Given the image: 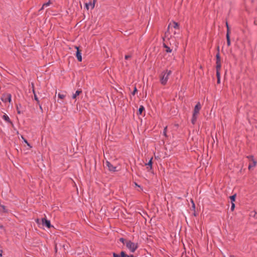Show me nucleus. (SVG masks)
<instances>
[{"instance_id": "19", "label": "nucleus", "mask_w": 257, "mask_h": 257, "mask_svg": "<svg viewBox=\"0 0 257 257\" xmlns=\"http://www.w3.org/2000/svg\"><path fill=\"white\" fill-rule=\"evenodd\" d=\"M256 165V162L255 161H253L252 164H249L248 166V169H250L252 167H254Z\"/></svg>"}, {"instance_id": "27", "label": "nucleus", "mask_w": 257, "mask_h": 257, "mask_svg": "<svg viewBox=\"0 0 257 257\" xmlns=\"http://www.w3.org/2000/svg\"><path fill=\"white\" fill-rule=\"evenodd\" d=\"M173 27L175 29H178L179 28V25L177 23L173 22Z\"/></svg>"}, {"instance_id": "18", "label": "nucleus", "mask_w": 257, "mask_h": 257, "mask_svg": "<svg viewBox=\"0 0 257 257\" xmlns=\"http://www.w3.org/2000/svg\"><path fill=\"white\" fill-rule=\"evenodd\" d=\"M146 165H148L150 167V170H151L152 168V158L150 159L149 162L147 164H146Z\"/></svg>"}, {"instance_id": "13", "label": "nucleus", "mask_w": 257, "mask_h": 257, "mask_svg": "<svg viewBox=\"0 0 257 257\" xmlns=\"http://www.w3.org/2000/svg\"><path fill=\"white\" fill-rule=\"evenodd\" d=\"M216 70H220L221 69V62H216Z\"/></svg>"}, {"instance_id": "11", "label": "nucleus", "mask_w": 257, "mask_h": 257, "mask_svg": "<svg viewBox=\"0 0 257 257\" xmlns=\"http://www.w3.org/2000/svg\"><path fill=\"white\" fill-rule=\"evenodd\" d=\"M2 117L4 120H5L8 122L12 123V122L11 121L9 117L7 114L3 115Z\"/></svg>"}, {"instance_id": "29", "label": "nucleus", "mask_w": 257, "mask_h": 257, "mask_svg": "<svg viewBox=\"0 0 257 257\" xmlns=\"http://www.w3.org/2000/svg\"><path fill=\"white\" fill-rule=\"evenodd\" d=\"M216 76H217V78H220V70H216Z\"/></svg>"}, {"instance_id": "22", "label": "nucleus", "mask_w": 257, "mask_h": 257, "mask_svg": "<svg viewBox=\"0 0 257 257\" xmlns=\"http://www.w3.org/2000/svg\"><path fill=\"white\" fill-rule=\"evenodd\" d=\"M216 62L220 61V57L219 53L218 52L216 55Z\"/></svg>"}, {"instance_id": "16", "label": "nucleus", "mask_w": 257, "mask_h": 257, "mask_svg": "<svg viewBox=\"0 0 257 257\" xmlns=\"http://www.w3.org/2000/svg\"><path fill=\"white\" fill-rule=\"evenodd\" d=\"M226 40H227V45L228 46H229L231 44L230 36H229V35H226Z\"/></svg>"}, {"instance_id": "23", "label": "nucleus", "mask_w": 257, "mask_h": 257, "mask_svg": "<svg viewBox=\"0 0 257 257\" xmlns=\"http://www.w3.org/2000/svg\"><path fill=\"white\" fill-rule=\"evenodd\" d=\"M127 254L125 253V252L123 251H122L120 253V257H127Z\"/></svg>"}, {"instance_id": "24", "label": "nucleus", "mask_w": 257, "mask_h": 257, "mask_svg": "<svg viewBox=\"0 0 257 257\" xmlns=\"http://www.w3.org/2000/svg\"><path fill=\"white\" fill-rule=\"evenodd\" d=\"M58 97L60 99H63L64 98H65V95L61 93H58Z\"/></svg>"}, {"instance_id": "30", "label": "nucleus", "mask_w": 257, "mask_h": 257, "mask_svg": "<svg viewBox=\"0 0 257 257\" xmlns=\"http://www.w3.org/2000/svg\"><path fill=\"white\" fill-rule=\"evenodd\" d=\"M216 76H217V78H220V70H216Z\"/></svg>"}, {"instance_id": "42", "label": "nucleus", "mask_w": 257, "mask_h": 257, "mask_svg": "<svg viewBox=\"0 0 257 257\" xmlns=\"http://www.w3.org/2000/svg\"><path fill=\"white\" fill-rule=\"evenodd\" d=\"M39 220L38 219H37L36 220V222L38 223H39Z\"/></svg>"}, {"instance_id": "31", "label": "nucleus", "mask_w": 257, "mask_h": 257, "mask_svg": "<svg viewBox=\"0 0 257 257\" xmlns=\"http://www.w3.org/2000/svg\"><path fill=\"white\" fill-rule=\"evenodd\" d=\"M112 255H113V257H120V254L116 253L115 252H113Z\"/></svg>"}, {"instance_id": "8", "label": "nucleus", "mask_w": 257, "mask_h": 257, "mask_svg": "<svg viewBox=\"0 0 257 257\" xmlns=\"http://www.w3.org/2000/svg\"><path fill=\"white\" fill-rule=\"evenodd\" d=\"M96 1V0H93V2L92 3L91 2H90L89 3L87 4V3H86L85 4V7L88 10L89 8V7H91V9H93L94 8V6H95V2Z\"/></svg>"}, {"instance_id": "45", "label": "nucleus", "mask_w": 257, "mask_h": 257, "mask_svg": "<svg viewBox=\"0 0 257 257\" xmlns=\"http://www.w3.org/2000/svg\"><path fill=\"white\" fill-rule=\"evenodd\" d=\"M230 257H235L234 256L232 255V256H230Z\"/></svg>"}, {"instance_id": "2", "label": "nucleus", "mask_w": 257, "mask_h": 257, "mask_svg": "<svg viewBox=\"0 0 257 257\" xmlns=\"http://www.w3.org/2000/svg\"><path fill=\"white\" fill-rule=\"evenodd\" d=\"M126 246L132 252H134L138 248V244L129 240L126 242Z\"/></svg>"}, {"instance_id": "35", "label": "nucleus", "mask_w": 257, "mask_h": 257, "mask_svg": "<svg viewBox=\"0 0 257 257\" xmlns=\"http://www.w3.org/2000/svg\"><path fill=\"white\" fill-rule=\"evenodd\" d=\"M137 91V89L136 87H135L134 90L132 92V94L134 95Z\"/></svg>"}, {"instance_id": "21", "label": "nucleus", "mask_w": 257, "mask_h": 257, "mask_svg": "<svg viewBox=\"0 0 257 257\" xmlns=\"http://www.w3.org/2000/svg\"><path fill=\"white\" fill-rule=\"evenodd\" d=\"M226 28H227L226 35H229V34H230V29H229V26H228V24L227 22H226Z\"/></svg>"}, {"instance_id": "33", "label": "nucleus", "mask_w": 257, "mask_h": 257, "mask_svg": "<svg viewBox=\"0 0 257 257\" xmlns=\"http://www.w3.org/2000/svg\"><path fill=\"white\" fill-rule=\"evenodd\" d=\"M235 208V204L234 203H231V210L233 211Z\"/></svg>"}, {"instance_id": "41", "label": "nucleus", "mask_w": 257, "mask_h": 257, "mask_svg": "<svg viewBox=\"0 0 257 257\" xmlns=\"http://www.w3.org/2000/svg\"><path fill=\"white\" fill-rule=\"evenodd\" d=\"M17 110H18V113H20L21 112H20V110H18V107H17Z\"/></svg>"}, {"instance_id": "7", "label": "nucleus", "mask_w": 257, "mask_h": 257, "mask_svg": "<svg viewBox=\"0 0 257 257\" xmlns=\"http://www.w3.org/2000/svg\"><path fill=\"white\" fill-rule=\"evenodd\" d=\"M201 105L200 104V102H198L197 104L195 105L194 111H193V114L198 115L199 113V112L201 109Z\"/></svg>"}, {"instance_id": "10", "label": "nucleus", "mask_w": 257, "mask_h": 257, "mask_svg": "<svg viewBox=\"0 0 257 257\" xmlns=\"http://www.w3.org/2000/svg\"><path fill=\"white\" fill-rule=\"evenodd\" d=\"M32 87H33V92L34 95V99H35V100H36L37 101V103L39 104V100L38 99V98L37 97V96L35 91L34 90V84L32 83Z\"/></svg>"}, {"instance_id": "17", "label": "nucleus", "mask_w": 257, "mask_h": 257, "mask_svg": "<svg viewBox=\"0 0 257 257\" xmlns=\"http://www.w3.org/2000/svg\"><path fill=\"white\" fill-rule=\"evenodd\" d=\"M50 2L49 1L47 3H44L43 5V6L41 8V9L40 10V11L43 10L44 9V7H48L50 5Z\"/></svg>"}, {"instance_id": "34", "label": "nucleus", "mask_w": 257, "mask_h": 257, "mask_svg": "<svg viewBox=\"0 0 257 257\" xmlns=\"http://www.w3.org/2000/svg\"><path fill=\"white\" fill-rule=\"evenodd\" d=\"M125 239H124L123 238H119V241L120 242H121L122 243H123V244H124L125 243Z\"/></svg>"}, {"instance_id": "26", "label": "nucleus", "mask_w": 257, "mask_h": 257, "mask_svg": "<svg viewBox=\"0 0 257 257\" xmlns=\"http://www.w3.org/2000/svg\"><path fill=\"white\" fill-rule=\"evenodd\" d=\"M0 207L2 208L3 212H7V210L6 209V207L4 205L0 204Z\"/></svg>"}, {"instance_id": "4", "label": "nucleus", "mask_w": 257, "mask_h": 257, "mask_svg": "<svg viewBox=\"0 0 257 257\" xmlns=\"http://www.w3.org/2000/svg\"><path fill=\"white\" fill-rule=\"evenodd\" d=\"M11 94L8 93L2 97V100L3 102H6L7 101L10 102L11 101Z\"/></svg>"}, {"instance_id": "14", "label": "nucleus", "mask_w": 257, "mask_h": 257, "mask_svg": "<svg viewBox=\"0 0 257 257\" xmlns=\"http://www.w3.org/2000/svg\"><path fill=\"white\" fill-rule=\"evenodd\" d=\"M145 110V108L143 105H141L138 112V114H141L142 112Z\"/></svg>"}, {"instance_id": "25", "label": "nucleus", "mask_w": 257, "mask_h": 257, "mask_svg": "<svg viewBox=\"0 0 257 257\" xmlns=\"http://www.w3.org/2000/svg\"><path fill=\"white\" fill-rule=\"evenodd\" d=\"M22 139L23 140L24 142L27 144V145L29 146L30 147H31L30 144L28 142L26 139H25L23 136H22Z\"/></svg>"}, {"instance_id": "5", "label": "nucleus", "mask_w": 257, "mask_h": 257, "mask_svg": "<svg viewBox=\"0 0 257 257\" xmlns=\"http://www.w3.org/2000/svg\"><path fill=\"white\" fill-rule=\"evenodd\" d=\"M75 48L77 49V51L76 53V56L77 57V59L79 62L82 61V56H81V50L79 49V48L77 46H75Z\"/></svg>"}, {"instance_id": "40", "label": "nucleus", "mask_w": 257, "mask_h": 257, "mask_svg": "<svg viewBox=\"0 0 257 257\" xmlns=\"http://www.w3.org/2000/svg\"><path fill=\"white\" fill-rule=\"evenodd\" d=\"M4 228V226L3 225H0V228Z\"/></svg>"}, {"instance_id": "20", "label": "nucleus", "mask_w": 257, "mask_h": 257, "mask_svg": "<svg viewBox=\"0 0 257 257\" xmlns=\"http://www.w3.org/2000/svg\"><path fill=\"white\" fill-rule=\"evenodd\" d=\"M235 197L236 194L230 196V199L231 200V203H233V202L235 201Z\"/></svg>"}, {"instance_id": "3", "label": "nucleus", "mask_w": 257, "mask_h": 257, "mask_svg": "<svg viewBox=\"0 0 257 257\" xmlns=\"http://www.w3.org/2000/svg\"><path fill=\"white\" fill-rule=\"evenodd\" d=\"M42 223L43 225L46 226L47 228H50L51 226L50 221L47 219L46 218H42Z\"/></svg>"}, {"instance_id": "32", "label": "nucleus", "mask_w": 257, "mask_h": 257, "mask_svg": "<svg viewBox=\"0 0 257 257\" xmlns=\"http://www.w3.org/2000/svg\"><path fill=\"white\" fill-rule=\"evenodd\" d=\"M247 158L248 159L252 160V161H254V159H253V156H252V155L247 156Z\"/></svg>"}, {"instance_id": "44", "label": "nucleus", "mask_w": 257, "mask_h": 257, "mask_svg": "<svg viewBox=\"0 0 257 257\" xmlns=\"http://www.w3.org/2000/svg\"><path fill=\"white\" fill-rule=\"evenodd\" d=\"M136 186H138V185L136 183ZM139 187H140V186L138 185Z\"/></svg>"}, {"instance_id": "39", "label": "nucleus", "mask_w": 257, "mask_h": 257, "mask_svg": "<svg viewBox=\"0 0 257 257\" xmlns=\"http://www.w3.org/2000/svg\"><path fill=\"white\" fill-rule=\"evenodd\" d=\"M127 257H134V255L133 254L127 255Z\"/></svg>"}, {"instance_id": "6", "label": "nucleus", "mask_w": 257, "mask_h": 257, "mask_svg": "<svg viewBox=\"0 0 257 257\" xmlns=\"http://www.w3.org/2000/svg\"><path fill=\"white\" fill-rule=\"evenodd\" d=\"M105 164L106 166L108 167L109 171L111 172L116 171V167L113 166L109 162L107 161Z\"/></svg>"}, {"instance_id": "28", "label": "nucleus", "mask_w": 257, "mask_h": 257, "mask_svg": "<svg viewBox=\"0 0 257 257\" xmlns=\"http://www.w3.org/2000/svg\"><path fill=\"white\" fill-rule=\"evenodd\" d=\"M167 126H166L163 130V135L165 137H167Z\"/></svg>"}, {"instance_id": "9", "label": "nucleus", "mask_w": 257, "mask_h": 257, "mask_svg": "<svg viewBox=\"0 0 257 257\" xmlns=\"http://www.w3.org/2000/svg\"><path fill=\"white\" fill-rule=\"evenodd\" d=\"M82 93V90L81 89H79L75 92V93H74L72 95V98L73 99H76V97L78 96L80 94Z\"/></svg>"}, {"instance_id": "15", "label": "nucleus", "mask_w": 257, "mask_h": 257, "mask_svg": "<svg viewBox=\"0 0 257 257\" xmlns=\"http://www.w3.org/2000/svg\"><path fill=\"white\" fill-rule=\"evenodd\" d=\"M197 119V115L193 114L191 119V121L193 124H195Z\"/></svg>"}, {"instance_id": "36", "label": "nucleus", "mask_w": 257, "mask_h": 257, "mask_svg": "<svg viewBox=\"0 0 257 257\" xmlns=\"http://www.w3.org/2000/svg\"><path fill=\"white\" fill-rule=\"evenodd\" d=\"M131 57V55H127L125 56V59H128Z\"/></svg>"}, {"instance_id": "43", "label": "nucleus", "mask_w": 257, "mask_h": 257, "mask_svg": "<svg viewBox=\"0 0 257 257\" xmlns=\"http://www.w3.org/2000/svg\"><path fill=\"white\" fill-rule=\"evenodd\" d=\"M40 108L41 109H42V106H41V105H40Z\"/></svg>"}, {"instance_id": "1", "label": "nucleus", "mask_w": 257, "mask_h": 257, "mask_svg": "<svg viewBox=\"0 0 257 257\" xmlns=\"http://www.w3.org/2000/svg\"><path fill=\"white\" fill-rule=\"evenodd\" d=\"M172 74L171 70H166L161 72L160 75V82L162 85H166L167 83L169 76Z\"/></svg>"}, {"instance_id": "12", "label": "nucleus", "mask_w": 257, "mask_h": 257, "mask_svg": "<svg viewBox=\"0 0 257 257\" xmlns=\"http://www.w3.org/2000/svg\"><path fill=\"white\" fill-rule=\"evenodd\" d=\"M163 47L166 48V52L167 53H171L172 51V49H170L166 44H163Z\"/></svg>"}, {"instance_id": "37", "label": "nucleus", "mask_w": 257, "mask_h": 257, "mask_svg": "<svg viewBox=\"0 0 257 257\" xmlns=\"http://www.w3.org/2000/svg\"><path fill=\"white\" fill-rule=\"evenodd\" d=\"M217 83L218 84H219L220 83V78H217Z\"/></svg>"}, {"instance_id": "38", "label": "nucleus", "mask_w": 257, "mask_h": 257, "mask_svg": "<svg viewBox=\"0 0 257 257\" xmlns=\"http://www.w3.org/2000/svg\"><path fill=\"white\" fill-rule=\"evenodd\" d=\"M254 216L255 218L257 219V212H255L254 215Z\"/></svg>"}]
</instances>
